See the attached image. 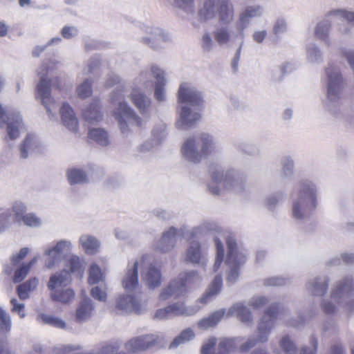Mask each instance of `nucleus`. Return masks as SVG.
<instances>
[{
    "label": "nucleus",
    "instance_id": "nucleus-57",
    "mask_svg": "<svg viewBox=\"0 0 354 354\" xmlns=\"http://www.w3.org/2000/svg\"><path fill=\"white\" fill-rule=\"evenodd\" d=\"M23 224L29 227H39L42 225V220L33 212H24Z\"/></svg>",
    "mask_w": 354,
    "mask_h": 354
},
{
    "label": "nucleus",
    "instance_id": "nucleus-23",
    "mask_svg": "<svg viewBox=\"0 0 354 354\" xmlns=\"http://www.w3.org/2000/svg\"><path fill=\"white\" fill-rule=\"evenodd\" d=\"M72 282V277L68 270L64 268L59 272L52 274L47 283L48 290L52 292L61 290L62 288L68 286Z\"/></svg>",
    "mask_w": 354,
    "mask_h": 354
},
{
    "label": "nucleus",
    "instance_id": "nucleus-1",
    "mask_svg": "<svg viewBox=\"0 0 354 354\" xmlns=\"http://www.w3.org/2000/svg\"><path fill=\"white\" fill-rule=\"evenodd\" d=\"M318 203L317 183L310 179H301L298 183L297 196L292 201L291 216L297 222H306L317 209Z\"/></svg>",
    "mask_w": 354,
    "mask_h": 354
},
{
    "label": "nucleus",
    "instance_id": "nucleus-12",
    "mask_svg": "<svg viewBox=\"0 0 354 354\" xmlns=\"http://www.w3.org/2000/svg\"><path fill=\"white\" fill-rule=\"evenodd\" d=\"M73 244L68 239H60L50 247L44 249L45 266L47 268H55L59 266L62 259L67 263L68 252L72 251Z\"/></svg>",
    "mask_w": 354,
    "mask_h": 354
},
{
    "label": "nucleus",
    "instance_id": "nucleus-10",
    "mask_svg": "<svg viewBox=\"0 0 354 354\" xmlns=\"http://www.w3.org/2000/svg\"><path fill=\"white\" fill-rule=\"evenodd\" d=\"M327 76V102L326 105L330 111L340 97L344 88L343 77L337 66L330 64L326 68Z\"/></svg>",
    "mask_w": 354,
    "mask_h": 354
},
{
    "label": "nucleus",
    "instance_id": "nucleus-46",
    "mask_svg": "<svg viewBox=\"0 0 354 354\" xmlns=\"http://www.w3.org/2000/svg\"><path fill=\"white\" fill-rule=\"evenodd\" d=\"M158 34L156 37V44H154V50H161L165 48L169 44L172 42V36L169 32L158 26Z\"/></svg>",
    "mask_w": 354,
    "mask_h": 354
},
{
    "label": "nucleus",
    "instance_id": "nucleus-45",
    "mask_svg": "<svg viewBox=\"0 0 354 354\" xmlns=\"http://www.w3.org/2000/svg\"><path fill=\"white\" fill-rule=\"evenodd\" d=\"M167 125L164 122H159L154 125L151 131V138L155 147L160 145L167 136Z\"/></svg>",
    "mask_w": 354,
    "mask_h": 354
},
{
    "label": "nucleus",
    "instance_id": "nucleus-41",
    "mask_svg": "<svg viewBox=\"0 0 354 354\" xmlns=\"http://www.w3.org/2000/svg\"><path fill=\"white\" fill-rule=\"evenodd\" d=\"M38 283L39 279L37 277L30 278V279L26 280V281L21 283L17 288L19 297L21 298V299H26V298H28L30 292L35 290Z\"/></svg>",
    "mask_w": 354,
    "mask_h": 354
},
{
    "label": "nucleus",
    "instance_id": "nucleus-51",
    "mask_svg": "<svg viewBox=\"0 0 354 354\" xmlns=\"http://www.w3.org/2000/svg\"><path fill=\"white\" fill-rule=\"evenodd\" d=\"M37 319L41 322L47 323L48 324L53 325V326L62 327L66 326L64 320L59 318V317L53 316V315L46 314V313H41L37 315Z\"/></svg>",
    "mask_w": 354,
    "mask_h": 354
},
{
    "label": "nucleus",
    "instance_id": "nucleus-29",
    "mask_svg": "<svg viewBox=\"0 0 354 354\" xmlns=\"http://www.w3.org/2000/svg\"><path fill=\"white\" fill-rule=\"evenodd\" d=\"M82 118L87 123L95 124L102 121L103 115L100 111L98 100H93L91 104L84 108Z\"/></svg>",
    "mask_w": 354,
    "mask_h": 354
},
{
    "label": "nucleus",
    "instance_id": "nucleus-33",
    "mask_svg": "<svg viewBox=\"0 0 354 354\" xmlns=\"http://www.w3.org/2000/svg\"><path fill=\"white\" fill-rule=\"evenodd\" d=\"M79 243L87 254H95L99 251L100 247V242L99 239H96L89 234H83L79 238Z\"/></svg>",
    "mask_w": 354,
    "mask_h": 354
},
{
    "label": "nucleus",
    "instance_id": "nucleus-24",
    "mask_svg": "<svg viewBox=\"0 0 354 354\" xmlns=\"http://www.w3.org/2000/svg\"><path fill=\"white\" fill-rule=\"evenodd\" d=\"M151 71L156 78L154 97L158 102H164L166 99L165 86L167 79L165 78V73L157 65H152Z\"/></svg>",
    "mask_w": 354,
    "mask_h": 354
},
{
    "label": "nucleus",
    "instance_id": "nucleus-19",
    "mask_svg": "<svg viewBox=\"0 0 354 354\" xmlns=\"http://www.w3.org/2000/svg\"><path fill=\"white\" fill-rule=\"evenodd\" d=\"M185 261L188 263H198L201 266H206L208 261L207 253L202 248L200 241H189L185 250Z\"/></svg>",
    "mask_w": 354,
    "mask_h": 354
},
{
    "label": "nucleus",
    "instance_id": "nucleus-9",
    "mask_svg": "<svg viewBox=\"0 0 354 354\" xmlns=\"http://www.w3.org/2000/svg\"><path fill=\"white\" fill-rule=\"evenodd\" d=\"M112 115L118 122L120 131L124 136L131 133V125L140 127L143 124V119L126 101L119 102L118 106L112 111Z\"/></svg>",
    "mask_w": 354,
    "mask_h": 354
},
{
    "label": "nucleus",
    "instance_id": "nucleus-53",
    "mask_svg": "<svg viewBox=\"0 0 354 354\" xmlns=\"http://www.w3.org/2000/svg\"><path fill=\"white\" fill-rule=\"evenodd\" d=\"M11 212L9 208L0 207V234L11 227Z\"/></svg>",
    "mask_w": 354,
    "mask_h": 354
},
{
    "label": "nucleus",
    "instance_id": "nucleus-49",
    "mask_svg": "<svg viewBox=\"0 0 354 354\" xmlns=\"http://www.w3.org/2000/svg\"><path fill=\"white\" fill-rule=\"evenodd\" d=\"M93 82L90 78H86L76 88V93L81 99L88 98L93 94Z\"/></svg>",
    "mask_w": 354,
    "mask_h": 354
},
{
    "label": "nucleus",
    "instance_id": "nucleus-37",
    "mask_svg": "<svg viewBox=\"0 0 354 354\" xmlns=\"http://www.w3.org/2000/svg\"><path fill=\"white\" fill-rule=\"evenodd\" d=\"M274 312H265L263 319L259 324V339L260 342H266L268 339L270 329L272 326V320Z\"/></svg>",
    "mask_w": 354,
    "mask_h": 354
},
{
    "label": "nucleus",
    "instance_id": "nucleus-63",
    "mask_svg": "<svg viewBox=\"0 0 354 354\" xmlns=\"http://www.w3.org/2000/svg\"><path fill=\"white\" fill-rule=\"evenodd\" d=\"M288 28V23L286 19L278 18L273 24L272 32L274 35L286 32Z\"/></svg>",
    "mask_w": 354,
    "mask_h": 354
},
{
    "label": "nucleus",
    "instance_id": "nucleus-30",
    "mask_svg": "<svg viewBox=\"0 0 354 354\" xmlns=\"http://www.w3.org/2000/svg\"><path fill=\"white\" fill-rule=\"evenodd\" d=\"M64 266L70 272L71 277H72L73 273L79 278L83 277L86 268L84 260L71 252L68 254L66 263H64Z\"/></svg>",
    "mask_w": 354,
    "mask_h": 354
},
{
    "label": "nucleus",
    "instance_id": "nucleus-40",
    "mask_svg": "<svg viewBox=\"0 0 354 354\" xmlns=\"http://www.w3.org/2000/svg\"><path fill=\"white\" fill-rule=\"evenodd\" d=\"M66 176L70 184L86 183L88 182V176L86 171L80 167H73L66 171Z\"/></svg>",
    "mask_w": 354,
    "mask_h": 354
},
{
    "label": "nucleus",
    "instance_id": "nucleus-42",
    "mask_svg": "<svg viewBox=\"0 0 354 354\" xmlns=\"http://www.w3.org/2000/svg\"><path fill=\"white\" fill-rule=\"evenodd\" d=\"M222 284L223 280L221 275H216L214 278L208 290H207L204 295L201 297V301L207 302L208 300L211 299L213 296L216 295V294H218V292L221 290Z\"/></svg>",
    "mask_w": 354,
    "mask_h": 354
},
{
    "label": "nucleus",
    "instance_id": "nucleus-56",
    "mask_svg": "<svg viewBox=\"0 0 354 354\" xmlns=\"http://www.w3.org/2000/svg\"><path fill=\"white\" fill-rule=\"evenodd\" d=\"M285 199V194L283 192L274 193L269 195L265 200V204L270 210H273L276 208L279 203H282Z\"/></svg>",
    "mask_w": 354,
    "mask_h": 354
},
{
    "label": "nucleus",
    "instance_id": "nucleus-31",
    "mask_svg": "<svg viewBox=\"0 0 354 354\" xmlns=\"http://www.w3.org/2000/svg\"><path fill=\"white\" fill-rule=\"evenodd\" d=\"M269 301V298L265 297V295H254L246 301H236V303L232 306L230 309L245 310L249 309V308H261L267 305Z\"/></svg>",
    "mask_w": 354,
    "mask_h": 354
},
{
    "label": "nucleus",
    "instance_id": "nucleus-38",
    "mask_svg": "<svg viewBox=\"0 0 354 354\" xmlns=\"http://www.w3.org/2000/svg\"><path fill=\"white\" fill-rule=\"evenodd\" d=\"M88 137L101 147H106L111 143L108 132L104 129H100V127L91 129L88 131Z\"/></svg>",
    "mask_w": 354,
    "mask_h": 354
},
{
    "label": "nucleus",
    "instance_id": "nucleus-16",
    "mask_svg": "<svg viewBox=\"0 0 354 354\" xmlns=\"http://www.w3.org/2000/svg\"><path fill=\"white\" fill-rule=\"evenodd\" d=\"M141 277L149 288H158L162 282L160 268L154 266L151 257L147 254L141 257Z\"/></svg>",
    "mask_w": 354,
    "mask_h": 354
},
{
    "label": "nucleus",
    "instance_id": "nucleus-58",
    "mask_svg": "<svg viewBox=\"0 0 354 354\" xmlns=\"http://www.w3.org/2000/svg\"><path fill=\"white\" fill-rule=\"evenodd\" d=\"M173 3L187 13H194L195 10V0H173Z\"/></svg>",
    "mask_w": 354,
    "mask_h": 354
},
{
    "label": "nucleus",
    "instance_id": "nucleus-21",
    "mask_svg": "<svg viewBox=\"0 0 354 354\" xmlns=\"http://www.w3.org/2000/svg\"><path fill=\"white\" fill-rule=\"evenodd\" d=\"M129 98L142 115H148L151 106V100L149 96L146 95L140 88L135 86L130 93Z\"/></svg>",
    "mask_w": 354,
    "mask_h": 354
},
{
    "label": "nucleus",
    "instance_id": "nucleus-36",
    "mask_svg": "<svg viewBox=\"0 0 354 354\" xmlns=\"http://www.w3.org/2000/svg\"><path fill=\"white\" fill-rule=\"evenodd\" d=\"M195 337V331L192 328H187L174 337L169 344V349H175V348H178L181 344H187V342L194 339Z\"/></svg>",
    "mask_w": 354,
    "mask_h": 354
},
{
    "label": "nucleus",
    "instance_id": "nucleus-48",
    "mask_svg": "<svg viewBox=\"0 0 354 354\" xmlns=\"http://www.w3.org/2000/svg\"><path fill=\"white\" fill-rule=\"evenodd\" d=\"M223 315V312H214L210 316L200 320L198 323V327L202 330H207L209 327L215 326Z\"/></svg>",
    "mask_w": 354,
    "mask_h": 354
},
{
    "label": "nucleus",
    "instance_id": "nucleus-64",
    "mask_svg": "<svg viewBox=\"0 0 354 354\" xmlns=\"http://www.w3.org/2000/svg\"><path fill=\"white\" fill-rule=\"evenodd\" d=\"M214 46V41L209 32H204L201 37V46L205 52H209Z\"/></svg>",
    "mask_w": 354,
    "mask_h": 354
},
{
    "label": "nucleus",
    "instance_id": "nucleus-25",
    "mask_svg": "<svg viewBox=\"0 0 354 354\" xmlns=\"http://www.w3.org/2000/svg\"><path fill=\"white\" fill-rule=\"evenodd\" d=\"M61 120L68 131L77 133L78 130V120L73 108L68 103H64L60 108Z\"/></svg>",
    "mask_w": 354,
    "mask_h": 354
},
{
    "label": "nucleus",
    "instance_id": "nucleus-6",
    "mask_svg": "<svg viewBox=\"0 0 354 354\" xmlns=\"http://www.w3.org/2000/svg\"><path fill=\"white\" fill-rule=\"evenodd\" d=\"M60 64L55 59H50L48 65L43 64L37 69L40 81L36 86V97L40 98L50 118H56V105L53 98L50 97L51 80L48 77V74L50 70L57 67Z\"/></svg>",
    "mask_w": 354,
    "mask_h": 354
},
{
    "label": "nucleus",
    "instance_id": "nucleus-47",
    "mask_svg": "<svg viewBox=\"0 0 354 354\" xmlns=\"http://www.w3.org/2000/svg\"><path fill=\"white\" fill-rule=\"evenodd\" d=\"M105 278L104 272L96 263H93L88 269V283L95 284L102 282Z\"/></svg>",
    "mask_w": 354,
    "mask_h": 354
},
{
    "label": "nucleus",
    "instance_id": "nucleus-50",
    "mask_svg": "<svg viewBox=\"0 0 354 354\" xmlns=\"http://www.w3.org/2000/svg\"><path fill=\"white\" fill-rule=\"evenodd\" d=\"M214 239L216 243V261L214 263L213 269L214 271H218L224 259L225 249L220 237L214 236Z\"/></svg>",
    "mask_w": 354,
    "mask_h": 354
},
{
    "label": "nucleus",
    "instance_id": "nucleus-55",
    "mask_svg": "<svg viewBox=\"0 0 354 354\" xmlns=\"http://www.w3.org/2000/svg\"><path fill=\"white\" fill-rule=\"evenodd\" d=\"M292 69L293 66L292 64H290V63H283L281 66L275 67L272 69V80L280 81L286 73H290Z\"/></svg>",
    "mask_w": 354,
    "mask_h": 354
},
{
    "label": "nucleus",
    "instance_id": "nucleus-15",
    "mask_svg": "<svg viewBox=\"0 0 354 354\" xmlns=\"http://www.w3.org/2000/svg\"><path fill=\"white\" fill-rule=\"evenodd\" d=\"M178 104H189L193 108H200L204 103L203 93L192 82H182L177 93Z\"/></svg>",
    "mask_w": 354,
    "mask_h": 354
},
{
    "label": "nucleus",
    "instance_id": "nucleus-7",
    "mask_svg": "<svg viewBox=\"0 0 354 354\" xmlns=\"http://www.w3.org/2000/svg\"><path fill=\"white\" fill-rule=\"evenodd\" d=\"M221 187L238 193L245 188V178L236 171H227L224 173L221 169H216L212 174V181L208 185V189L210 193L218 195L221 194Z\"/></svg>",
    "mask_w": 354,
    "mask_h": 354
},
{
    "label": "nucleus",
    "instance_id": "nucleus-44",
    "mask_svg": "<svg viewBox=\"0 0 354 354\" xmlns=\"http://www.w3.org/2000/svg\"><path fill=\"white\" fill-rule=\"evenodd\" d=\"M306 59L309 63H322L323 55L322 50L316 44H310L306 46Z\"/></svg>",
    "mask_w": 354,
    "mask_h": 354
},
{
    "label": "nucleus",
    "instance_id": "nucleus-43",
    "mask_svg": "<svg viewBox=\"0 0 354 354\" xmlns=\"http://www.w3.org/2000/svg\"><path fill=\"white\" fill-rule=\"evenodd\" d=\"M50 297L57 301L66 302L71 301L75 297V291L71 288H62L60 291L51 292Z\"/></svg>",
    "mask_w": 354,
    "mask_h": 354
},
{
    "label": "nucleus",
    "instance_id": "nucleus-18",
    "mask_svg": "<svg viewBox=\"0 0 354 354\" xmlns=\"http://www.w3.org/2000/svg\"><path fill=\"white\" fill-rule=\"evenodd\" d=\"M212 37L219 46H230L239 39L238 30L232 25L219 24L212 32Z\"/></svg>",
    "mask_w": 354,
    "mask_h": 354
},
{
    "label": "nucleus",
    "instance_id": "nucleus-22",
    "mask_svg": "<svg viewBox=\"0 0 354 354\" xmlns=\"http://www.w3.org/2000/svg\"><path fill=\"white\" fill-rule=\"evenodd\" d=\"M141 267V258L132 263H129L127 270L122 279L123 287L126 290H132L139 284L138 269Z\"/></svg>",
    "mask_w": 354,
    "mask_h": 354
},
{
    "label": "nucleus",
    "instance_id": "nucleus-52",
    "mask_svg": "<svg viewBox=\"0 0 354 354\" xmlns=\"http://www.w3.org/2000/svg\"><path fill=\"white\" fill-rule=\"evenodd\" d=\"M281 176L282 178H289L292 176L295 171V163L290 156H283L281 160Z\"/></svg>",
    "mask_w": 354,
    "mask_h": 354
},
{
    "label": "nucleus",
    "instance_id": "nucleus-20",
    "mask_svg": "<svg viewBox=\"0 0 354 354\" xmlns=\"http://www.w3.org/2000/svg\"><path fill=\"white\" fill-rule=\"evenodd\" d=\"M178 115L176 123L178 128L189 127L201 117L199 108H193L190 105H178Z\"/></svg>",
    "mask_w": 354,
    "mask_h": 354
},
{
    "label": "nucleus",
    "instance_id": "nucleus-39",
    "mask_svg": "<svg viewBox=\"0 0 354 354\" xmlns=\"http://www.w3.org/2000/svg\"><path fill=\"white\" fill-rule=\"evenodd\" d=\"M118 309H140L142 304L139 299L130 295H123L117 299Z\"/></svg>",
    "mask_w": 354,
    "mask_h": 354
},
{
    "label": "nucleus",
    "instance_id": "nucleus-60",
    "mask_svg": "<svg viewBox=\"0 0 354 354\" xmlns=\"http://www.w3.org/2000/svg\"><path fill=\"white\" fill-rule=\"evenodd\" d=\"M330 15H338L342 19H346L351 25H354V11L344 10V9H337L330 12Z\"/></svg>",
    "mask_w": 354,
    "mask_h": 354
},
{
    "label": "nucleus",
    "instance_id": "nucleus-8",
    "mask_svg": "<svg viewBox=\"0 0 354 354\" xmlns=\"http://www.w3.org/2000/svg\"><path fill=\"white\" fill-rule=\"evenodd\" d=\"M228 247L227 259L225 261L227 267V280L229 282H236L239 277V269L247 261L248 251L238 245L234 237L226 236Z\"/></svg>",
    "mask_w": 354,
    "mask_h": 354
},
{
    "label": "nucleus",
    "instance_id": "nucleus-28",
    "mask_svg": "<svg viewBox=\"0 0 354 354\" xmlns=\"http://www.w3.org/2000/svg\"><path fill=\"white\" fill-rule=\"evenodd\" d=\"M227 341L226 339H218L216 337H210L204 342L201 350V354H227Z\"/></svg>",
    "mask_w": 354,
    "mask_h": 354
},
{
    "label": "nucleus",
    "instance_id": "nucleus-17",
    "mask_svg": "<svg viewBox=\"0 0 354 354\" xmlns=\"http://www.w3.org/2000/svg\"><path fill=\"white\" fill-rule=\"evenodd\" d=\"M164 342V337L161 334H147V335L138 336L130 339L126 344L127 351L131 353L143 351L150 346H156Z\"/></svg>",
    "mask_w": 354,
    "mask_h": 354
},
{
    "label": "nucleus",
    "instance_id": "nucleus-3",
    "mask_svg": "<svg viewBox=\"0 0 354 354\" xmlns=\"http://www.w3.org/2000/svg\"><path fill=\"white\" fill-rule=\"evenodd\" d=\"M216 143L214 137L207 133H202L196 137H189L183 143L180 153L188 162L198 164L204 157L214 152Z\"/></svg>",
    "mask_w": 354,
    "mask_h": 354
},
{
    "label": "nucleus",
    "instance_id": "nucleus-35",
    "mask_svg": "<svg viewBox=\"0 0 354 354\" xmlns=\"http://www.w3.org/2000/svg\"><path fill=\"white\" fill-rule=\"evenodd\" d=\"M10 211V221L18 224H24V218L27 205L22 201H15L9 208Z\"/></svg>",
    "mask_w": 354,
    "mask_h": 354
},
{
    "label": "nucleus",
    "instance_id": "nucleus-59",
    "mask_svg": "<svg viewBox=\"0 0 354 354\" xmlns=\"http://www.w3.org/2000/svg\"><path fill=\"white\" fill-rule=\"evenodd\" d=\"M100 57L99 55H94L93 57H91L86 66L84 68V73H94L98 69L99 66H100Z\"/></svg>",
    "mask_w": 354,
    "mask_h": 354
},
{
    "label": "nucleus",
    "instance_id": "nucleus-11",
    "mask_svg": "<svg viewBox=\"0 0 354 354\" xmlns=\"http://www.w3.org/2000/svg\"><path fill=\"white\" fill-rule=\"evenodd\" d=\"M201 277L196 270L181 272L177 278L171 280L169 285L161 290L159 299L166 300L172 297V296L178 297L185 292L187 283H195L199 281Z\"/></svg>",
    "mask_w": 354,
    "mask_h": 354
},
{
    "label": "nucleus",
    "instance_id": "nucleus-61",
    "mask_svg": "<svg viewBox=\"0 0 354 354\" xmlns=\"http://www.w3.org/2000/svg\"><path fill=\"white\" fill-rule=\"evenodd\" d=\"M154 145L153 143V138L151 136L149 140H145L142 144L140 145L137 148L138 154L140 156H144L147 153L152 152L154 150Z\"/></svg>",
    "mask_w": 354,
    "mask_h": 354
},
{
    "label": "nucleus",
    "instance_id": "nucleus-14",
    "mask_svg": "<svg viewBox=\"0 0 354 354\" xmlns=\"http://www.w3.org/2000/svg\"><path fill=\"white\" fill-rule=\"evenodd\" d=\"M265 8L261 3H252L245 6L239 13L238 20L236 23V30H238L239 39L245 40V30L250 25L253 19H259L265 14Z\"/></svg>",
    "mask_w": 354,
    "mask_h": 354
},
{
    "label": "nucleus",
    "instance_id": "nucleus-2",
    "mask_svg": "<svg viewBox=\"0 0 354 354\" xmlns=\"http://www.w3.org/2000/svg\"><path fill=\"white\" fill-rule=\"evenodd\" d=\"M207 232H216V234L224 236L223 230L218 225L216 222L204 221L198 227H193L192 230H187L185 227H180L179 229H176L174 227H169L163 232L162 237L156 243L155 247L156 250L160 252L171 251L175 247L179 236L189 238Z\"/></svg>",
    "mask_w": 354,
    "mask_h": 354
},
{
    "label": "nucleus",
    "instance_id": "nucleus-62",
    "mask_svg": "<svg viewBox=\"0 0 354 354\" xmlns=\"http://www.w3.org/2000/svg\"><path fill=\"white\" fill-rule=\"evenodd\" d=\"M281 346L286 354H296L297 348L295 344L289 339L288 336H284L281 341Z\"/></svg>",
    "mask_w": 354,
    "mask_h": 354
},
{
    "label": "nucleus",
    "instance_id": "nucleus-13",
    "mask_svg": "<svg viewBox=\"0 0 354 354\" xmlns=\"http://www.w3.org/2000/svg\"><path fill=\"white\" fill-rule=\"evenodd\" d=\"M0 127H6L10 139L18 138L24 127L19 111L4 109L0 104Z\"/></svg>",
    "mask_w": 354,
    "mask_h": 354
},
{
    "label": "nucleus",
    "instance_id": "nucleus-32",
    "mask_svg": "<svg viewBox=\"0 0 354 354\" xmlns=\"http://www.w3.org/2000/svg\"><path fill=\"white\" fill-rule=\"evenodd\" d=\"M331 22L329 19L325 18L319 21L314 28V35L322 40L325 44L329 46L330 43V31Z\"/></svg>",
    "mask_w": 354,
    "mask_h": 354
},
{
    "label": "nucleus",
    "instance_id": "nucleus-26",
    "mask_svg": "<svg viewBox=\"0 0 354 354\" xmlns=\"http://www.w3.org/2000/svg\"><path fill=\"white\" fill-rule=\"evenodd\" d=\"M329 286V279L327 276H317L310 278L306 282V290L315 296L324 295Z\"/></svg>",
    "mask_w": 354,
    "mask_h": 354
},
{
    "label": "nucleus",
    "instance_id": "nucleus-27",
    "mask_svg": "<svg viewBox=\"0 0 354 354\" xmlns=\"http://www.w3.org/2000/svg\"><path fill=\"white\" fill-rule=\"evenodd\" d=\"M41 149V144L35 134H28L21 145L19 146L20 156L27 158L32 153L39 152Z\"/></svg>",
    "mask_w": 354,
    "mask_h": 354
},
{
    "label": "nucleus",
    "instance_id": "nucleus-4",
    "mask_svg": "<svg viewBox=\"0 0 354 354\" xmlns=\"http://www.w3.org/2000/svg\"><path fill=\"white\" fill-rule=\"evenodd\" d=\"M322 306L325 310L346 307L354 309V281L347 276L339 280L335 286L329 297L322 299Z\"/></svg>",
    "mask_w": 354,
    "mask_h": 354
},
{
    "label": "nucleus",
    "instance_id": "nucleus-34",
    "mask_svg": "<svg viewBox=\"0 0 354 354\" xmlns=\"http://www.w3.org/2000/svg\"><path fill=\"white\" fill-rule=\"evenodd\" d=\"M142 30L145 35L140 38V41L152 50H155L154 44L156 41V35L159 33V26L143 25Z\"/></svg>",
    "mask_w": 354,
    "mask_h": 354
},
{
    "label": "nucleus",
    "instance_id": "nucleus-5",
    "mask_svg": "<svg viewBox=\"0 0 354 354\" xmlns=\"http://www.w3.org/2000/svg\"><path fill=\"white\" fill-rule=\"evenodd\" d=\"M201 19L208 21L217 17L219 24L232 25L235 16L234 5L230 0H204L198 10Z\"/></svg>",
    "mask_w": 354,
    "mask_h": 354
},
{
    "label": "nucleus",
    "instance_id": "nucleus-54",
    "mask_svg": "<svg viewBox=\"0 0 354 354\" xmlns=\"http://www.w3.org/2000/svg\"><path fill=\"white\" fill-rule=\"evenodd\" d=\"M189 313L186 312H175V310H157L153 315V319L156 320H167V319H173L175 317H185V315H190Z\"/></svg>",
    "mask_w": 354,
    "mask_h": 354
}]
</instances>
